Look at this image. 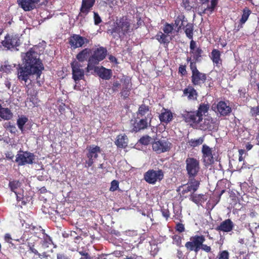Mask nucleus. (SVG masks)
Segmentation results:
<instances>
[{"mask_svg":"<svg viewBox=\"0 0 259 259\" xmlns=\"http://www.w3.org/2000/svg\"><path fill=\"white\" fill-rule=\"evenodd\" d=\"M31 74L36 75L37 78L40 77L38 76L37 72L31 68L30 69L24 65V67H21L18 70V77L19 80L26 82L29 78V75Z\"/></svg>","mask_w":259,"mask_h":259,"instance_id":"14","label":"nucleus"},{"mask_svg":"<svg viewBox=\"0 0 259 259\" xmlns=\"http://www.w3.org/2000/svg\"><path fill=\"white\" fill-rule=\"evenodd\" d=\"M234 224L230 219H227L223 221L217 227L216 230L218 231L228 233L232 231L234 228Z\"/></svg>","mask_w":259,"mask_h":259,"instance_id":"21","label":"nucleus"},{"mask_svg":"<svg viewBox=\"0 0 259 259\" xmlns=\"http://www.w3.org/2000/svg\"><path fill=\"white\" fill-rule=\"evenodd\" d=\"M186 170L190 178H194L200 169L199 162L194 158H188L186 160Z\"/></svg>","mask_w":259,"mask_h":259,"instance_id":"9","label":"nucleus"},{"mask_svg":"<svg viewBox=\"0 0 259 259\" xmlns=\"http://www.w3.org/2000/svg\"><path fill=\"white\" fill-rule=\"evenodd\" d=\"M21 183L19 181H16V180H15V181H10L9 182V186L11 189V190L14 192L15 194H16V190L20 188L21 187Z\"/></svg>","mask_w":259,"mask_h":259,"instance_id":"41","label":"nucleus"},{"mask_svg":"<svg viewBox=\"0 0 259 259\" xmlns=\"http://www.w3.org/2000/svg\"><path fill=\"white\" fill-rule=\"evenodd\" d=\"M191 58L187 59L188 61H190V69L192 71L191 81L193 85H201L206 80V75L199 71L197 69L195 62L191 61Z\"/></svg>","mask_w":259,"mask_h":259,"instance_id":"3","label":"nucleus"},{"mask_svg":"<svg viewBox=\"0 0 259 259\" xmlns=\"http://www.w3.org/2000/svg\"><path fill=\"white\" fill-rule=\"evenodd\" d=\"M204 141V138L200 137L197 139H191L188 141V143L191 147H195L201 145Z\"/></svg>","mask_w":259,"mask_h":259,"instance_id":"40","label":"nucleus"},{"mask_svg":"<svg viewBox=\"0 0 259 259\" xmlns=\"http://www.w3.org/2000/svg\"><path fill=\"white\" fill-rule=\"evenodd\" d=\"M57 259H69V258L66 255L62 253H59L57 254Z\"/></svg>","mask_w":259,"mask_h":259,"instance_id":"58","label":"nucleus"},{"mask_svg":"<svg viewBox=\"0 0 259 259\" xmlns=\"http://www.w3.org/2000/svg\"><path fill=\"white\" fill-rule=\"evenodd\" d=\"M97 73H98L99 76L102 79H109L111 76V70L106 69L104 67L99 68Z\"/></svg>","mask_w":259,"mask_h":259,"instance_id":"31","label":"nucleus"},{"mask_svg":"<svg viewBox=\"0 0 259 259\" xmlns=\"http://www.w3.org/2000/svg\"><path fill=\"white\" fill-rule=\"evenodd\" d=\"M205 240V238L203 235H196L190 237V241L185 244V247L189 250L197 253L200 250V247Z\"/></svg>","mask_w":259,"mask_h":259,"instance_id":"4","label":"nucleus"},{"mask_svg":"<svg viewBox=\"0 0 259 259\" xmlns=\"http://www.w3.org/2000/svg\"><path fill=\"white\" fill-rule=\"evenodd\" d=\"M72 68V78L77 83L80 80L83 79L84 77V70L83 66L81 63L76 60L71 63Z\"/></svg>","mask_w":259,"mask_h":259,"instance_id":"8","label":"nucleus"},{"mask_svg":"<svg viewBox=\"0 0 259 259\" xmlns=\"http://www.w3.org/2000/svg\"><path fill=\"white\" fill-rule=\"evenodd\" d=\"M9 131L12 133H15L17 130L15 125H10L8 127Z\"/></svg>","mask_w":259,"mask_h":259,"instance_id":"61","label":"nucleus"},{"mask_svg":"<svg viewBox=\"0 0 259 259\" xmlns=\"http://www.w3.org/2000/svg\"><path fill=\"white\" fill-rule=\"evenodd\" d=\"M11 240H12V238H11L10 234H6L5 235V240L7 242L9 243H12Z\"/></svg>","mask_w":259,"mask_h":259,"instance_id":"57","label":"nucleus"},{"mask_svg":"<svg viewBox=\"0 0 259 259\" xmlns=\"http://www.w3.org/2000/svg\"><path fill=\"white\" fill-rule=\"evenodd\" d=\"M182 116L186 122L198 123L202 121L201 116L196 111H184L182 113Z\"/></svg>","mask_w":259,"mask_h":259,"instance_id":"15","label":"nucleus"},{"mask_svg":"<svg viewBox=\"0 0 259 259\" xmlns=\"http://www.w3.org/2000/svg\"><path fill=\"white\" fill-rule=\"evenodd\" d=\"M107 55V50L103 47H100L93 51L92 55L89 57L92 60L99 63V62L103 60Z\"/></svg>","mask_w":259,"mask_h":259,"instance_id":"18","label":"nucleus"},{"mask_svg":"<svg viewBox=\"0 0 259 259\" xmlns=\"http://www.w3.org/2000/svg\"><path fill=\"white\" fill-rule=\"evenodd\" d=\"M23 58L24 65L37 72L38 76H40L44 67L39 59V54L34 50V48L29 50Z\"/></svg>","mask_w":259,"mask_h":259,"instance_id":"1","label":"nucleus"},{"mask_svg":"<svg viewBox=\"0 0 259 259\" xmlns=\"http://www.w3.org/2000/svg\"><path fill=\"white\" fill-rule=\"evenodd\" d=\"M218 4V0H211L210 2V5H208L206 8H203L201 7L202 11L200 12V15H202L203 14H207L208 15H210L214 10V8Z\"/></svg>","mask_w":259,"mask_h":259,"instance_id":"28","label":"nucleus"},{"mask_svg":"<svg viewBox=\"0 0 259 259\" xmlns=\"http://www.w3.org/2000/svg\"><path fill=\"white\" fill-rule=\"evenodd\" d=\"M98 63L94 60H92L91 59L89 58L88 64L87 67V72H90L92 70H94L95 72H98V70L99 67H97L95 65Z\"/></svg>","mask_w":259,"mask_h":259,"instance_id":"35","label":"nucleus"},{"mask_svg":"<svg viewBox=\"0 0 259 259\" xmlns=\"http://www.w3.org/2000/svg\"><path fill=\"white\" fill-rule=\"evenodd\" d=\"M250 114L252 116H256L259 115V105L250 108Z\"/></svg>","mask_w":259,"mask_h":259,"instance_id":"50","label":"nucleus"},{"mask_svg":"<svg viewBox=\"0 0 259 259\" xmlns=\"http://www.w3.org/2000/svg\"><path fill=\"white\" fill-rule=\"evenodd\" d=\"M5 85L8 89H10L11 87V82L10 80L8 79H6L5 81Z\"/></svg>","mask_w":259,"mask_h":259,"instance_id":"60","label":"nucleus"},{"mask_svg":"<svg viewBox=\"0 0 259 259\" xmlns=\"http://www.w3.org/2000/svg\"><path fill=\"white\" fill-rule=\"evenodd\" d=\"M200 127L203 130L212 131L217 130L218 126V122L216 119L210 117L205 118L200 124Z\"/></svg>","mask_w":259,"mask_h":259,"instance_id":"17","label":"nucleus"},{"mask_svg":"<svg viewBox=\"0 0 259 259\" xmlns=\"http://www.w3.org/2000/svg\"><path fill=\"white\" fill-rule=\"evenodd\" d=\"M94 19L95 25H98L101 22V19L99 14L96 12H94Z\"/></svg>","mask_w":259,"mask_h":259,"instance_id":"52","label":"nucleus"},{"mask_svg":"<svg viewBox=\"0 0 259 259\" xmlns=\"http://www.w3.org/2000/svg\"><path fill=\"white\" fill-rule=\"evenodd\" d=\"M213 110L221 116H227L232 111L231 108L224 101H220L215 106H212Z\"/></svg>","mask_w":259,"mask_h":259,"instance_id":"12","label":"nucleus"},{"mask_svg":"<svg viewBox=\"0 0 259 259\" xmlns=\"http://www.w3.org/2000/svg\"><path fill=\"white\" fill-rule=\"evenodd\" d=\"M148 119L147 118H142L139 121H137L134 124V131L135 132L139 131L141 130L146 128L148 126Z\"/></svg>","mask_w":259,"mask_h":259,"instance_id":"30","label":"nucleus"},{"mask_svg":"<svg viewBox=\"0 0 259 259\" xmlns=\"http://www.w3.org/2000/svg\"><path fill=\"white\" fill-rule=\"evenodd\" d=\"M183 95L187 96L188 100H194L197 99V93L196 91L192 87H188L183 91Z\"/></svg>","mask_w":259,"mask_h":259,"instance_id":"27","label":"nucleus"},{"mask_svg":"<svg viewBox=\"0 0 259 259\" xmlns=\"http://www.w3.org/2000/svg\"><path fill=\"white\" fill-rule=\"evenodd\" d=\"M199 185V181L193 178L189 181L187 185L183 186L182 193L183 194H185L188 192L194 193L198 189Z\"/></svg>","mask_w":259,"mask_h":259,"instance_id":"20","label":"nucleus"},{"mask_svg":"<svg viewBox=\"0 0 259 259\" xmlns=\"http://www.w3.org/2000/svg\"><path fill=\"white\" fill-rule=\"evenodd\" d=\"M34 159L33 154L28 152H21L18 153L16 157V162L19 165L32 164Z\"/></svg>","mask_w":259,"mask_h":259,"instance_id":"10","label":"nucleus"},{"mask_svg":"<svg viewBox=\"0 0 259 259\" xmlns=\"http://www.w3.org/2000/svg\"><path fill=\"white\" fill-rule=\"evenodd\" d=\"M219 259H229V252L226 250L221 252L219 255Z\"/></svg>","mask_w":259,"mask_h":259,"instance_id":"51","label":"nucleus"},{"mask_svg":"<svg viewBox=\"0 0 259 259\" xmlns=\"http://www.w3.org/2000/svg\"><path fill=\"white\" fill-rule=\"evenodd\" d=\"M176 229L177 231L181 233L185 231V227L183 224L179 223L177 224Z\"/></svg>","mask_w":259,"mask_h":259,"instance_id":"53","label":"nucleus"},{"mask_svg":"<svg viewBox=\"0 0 259 259\" xmlns=\"http://www.w3.org/2000/svg\"><path fill=\"white\" fill-rule=\"evenodd\" d=\"M13 113L8 108L3 107L0 103V118L4 120H9L13 117Z\"/></svg>","mask_w":259,"mask_h":259,"instance_id":"26","label":"nucleus"},{"mask_svg":"<svg viewBox=\"0 0 259 259\" xmlns=\"http://www.w3.org/2000/svg\"><path fill=\"white\" fill-rule=\"evenodd\" d=\"M202 51L200 48H197L193 50L190 51V53L192 54L194 59L197 60L201 56Z\"/></svg>","mask_w":259,"mask_h":259,"instance_id":"44","label":"nucleus"},{"mask_svg":"<svg viewBox=\"0 0 259 259\" xmlns=\"http://www.w3.org/2000/svg\"><path fill=\"white\" fill-rule=\"evenodd\" d=\"M109 60L112 62H114V63H117V59H116V58L113 56H111L110 55L109 57Z\"/></svg>","mask_w":259,"mask_h":259,"instance_id":"62","label":"nucleus"},{"mask_svg":"<svg viewBox=\"0 0 259 259\" xmlns=\"http://www.w3.org/2000/svg\"><path fill=\"white\" fill-rule=\"evenodd\" d=\"M161 212L163 217L165 218L166 219L169 218L170 213L169 210L167 209H162Z\"/></svg>","mask_w":259,"mask_h":259,"instance_id":"54","label":"nucleus"},{"mask_svg":"<svg viewBox=\"0 0 259 259\" xmlns=\"http://www.w3.org/2000/svg\"><path fill=\"white\" fill-rule=\"evenodd\" d=\"M89 43L88 39L78 34H74L69 39V44L74 49L81 47L84 44Z\"/></svg>","mask_w":259,"mask_h":259,"instance_id":"16","label":"nucleus"},{"mask_svg":"<svg viewBox=\"0 0 259 259\" xmlns=\"http://www.w3.org/2000/svg\"><path fill=\"white\" fill-rule=\"evenodd\" d=\"M137 116L138 118L145 117V118L151 119V114L149 107L144 104L141 105L139 108Z\"/></svg>","mask_w":259,"mask_h":259,"instance_id":"23","label":"nucleus"},{"mask_svg":"<svg viewBox=\"0 0 259 259\" xmlns=\"http://www.w3.org/2000/svg\"><path fill=\"white\" fill-rule=\"evenodd\" d=\"M179 71L182 74H184L186 70H185V68L184 67H180V68H179Z\"/></svg>","mask_w":259,"mask_h":259,"instance_id":"64","label":"nucleus"},{"mask_svg":"<svg viewBox=\"0 0 259 259\" xmlns=\"http://www.w3.org/2000/svg\"><path fill=\"white\" fill-rule=\"evenodd\" d=\"M194 26L191 23H188L185 27V32L186 36L189 38L192 39L193 36Z\"/></svg>","mask_w":259,"mask_h":259,"instance_id":"37","label":"nucleus"},{"mask_svg":"<svg viewBox=\"0 0 259 259\" xmlns=\"http://www.w3.org/2000/svg\"><path fill=\"white\" fill-rule=\"evenodd\" d=\"M91 53V50L88 48H85L79 52L76 55V59L79 62H82L87 60L89 58L90 54Z\"/></svg>","mask_w":259,"mask_h":259,"instance_id":"29","label":"nucleus"},{"mask_svg":"<svg viewBox=\"0 0 259 259\" xmlns=\"http://www.w3.org/2000/svg\"><path fill=\"white\" fill-rule=\"evenodd\" d=\"M130 88L128 84H125V86L123 87L122 91L121 92V96L124 98L128 97L129 96V92Z\"/></svg>","mask_w":259,"mask_h":259,"instance_id":"45","label":"nucleus"},{"mask_svg":"<svg viewBox=\"0 0 259 259\" xmlns=\"http://www.w3.org/2000/svg\"><path fill=\"white\" fill-rule=\"evenodd\" d=\"M119 187V182L116 180H113L111 183V187L110 188V191L114 192L117 190Z\"/></svg>","mask_w":259,"mask_h":259,"instance_id":"49","label":"nucleus"},{"mask_svg":"<svg viewBox=\"0 0 259 259\" xmlns=\"http://www.w3.org/2000/svg\"><path fill=\"white\" fill-rule=\"evenodd\" d=\"M209 108L208 104H202L200 105L198 110L196 112L199 113V115L201 116V118L202 119V116L204 114L207 112Z\"/></svg>","mask_w":259,"mask_h":259,"instance_id":"39","label":"nucleus"},{"mask_svg":"<svg viewBox=\"0 0 259 259\" xmlns=\"http://www.w3.org/2000/svg\"><path fill=\"white\" fill-rule=\"evenodd\" d=\"M190 51L193 50L197 48L196 47L195 42L194 41H193V40H192L190 42Z\"/></svg>","mask_w":259,"mask_h":259,"instance_id":"59","label":"nucleus"},{"mask_svg":"<svg viewBox=\"0 0 259 259\" xmlns=\"http://www.w3.org/2000/svg\"><path fill=\"white\" fill-rule=\"evenodd\" d=\"M172 243L176 244L177 246H180L181 245L182 238L181 236L175 235L172 236Z\"/></svg>","mask_w":259,"mask_h":259,"instance_id":"48","label":"nucleus"},{"mask_svg":"<svg viewBox=\"0 0 259 259\" xmlns=\"http://www.w3.org/2000/svg\"><path fill=\"white\" fill-rule=\"evenodd\" d=\"M212 149L206 145H203L202 148L203 161L205 165H209L213 163V157L212 154Z\"/></svg>","mask_w":259,"mask_h":259,"instance_id":"19","label":"nucleus"},{"mask_svg":"<svg viewBox=\"0 0 259 259\" xmlns=\"http://www.w3.org/2000/svg\"><path fill=\"white\" fill-rule=\"evenodd\" d=\"M159 118L161 122L168 123L173 119V113L169 109L163 108L159 115Z\"/></svg>","mask_w":259,"mask_h":259,"instance_id":"22","label":"nucleus"},{"mask_svg":"<svg viewBox=\"0 0 259 259\" xmlns=\"http://www.w3.org/2000/svg\"><path fill=\"white\" fill-rule=\"evenodd\" d=\"M156 38L160 44H168L169 42L168 35L160 31L157 34Z\"/></svg>","mask_w":259,"mask_h":259,"instance_id":"33","label":"nucleus"},{"mask_svg":"<svg viewBox=\"0 0 259 259\" xmlns=\"http://www.w3.org/2000/svg\"><path fill=\"white\" fill-rule=\"evenodd\" d=\"M171 144L167 140H161L152 143V149L157 153H161L169 151Z\"/></svg>","mask_w":259,"mask_h":259,"instance_id":"11","label":"nucleus"},{"mask_svg":"<svg viewBox=\"0 0 259 259\" xmlns=\"http://www.w3.org/2000/svg\"><path fill=\"white\" fill-rule=\"evenodd\" d=\"M151 138L148 136H143L139 140V142L144 145H147L150 142Z\"/></svg>","mask_w":259,"mask_h":259,"instance_id":"47","label":"nucleus"},{"mask_svg":"<svg viewBox=\"0 0 259 259\" xmlns=\"http://www.w3.org/2000/svg\"><path fill=\"white\" fill-rule=\"evenodd\" d=\"M220 56L221 54L219 50L216 49H213L212 50L211 58L213 62L217 66H219L221 64Z\"/></svg>","mask_w":259,"mask_h":259,"instance_id":"32","label":"nucleus"},{"mask_svg":"<svg viewBox=\"0 0 259 259\" xmlns=\"http://www.w3.org/2000/svg\"><path fill=\"white\" fill-rule=\"evenodd\" d=\"M164 177V172L162 170L157 169H149L144 175V179L146 182L154 185L157 182H160Z\"/></svg>","mask_w":259,"mask_h":259,"instance_id":"5","label":"nucleus"},{"mask_svg":"<svg viewBox=\"0 0 259 259\" xmlns=\"http://www.w3.org/2000/svg\"><path fill=\"white\" fill-rule=\"evenodd\" d=\"M131 23V20L126 17H122L114 23L112 27L108 31L111 34L117 33L119 35H124L130 30Z\"/></svg>","mask_w":259,"mask_h":259,"instance_id":"2","label":"nucleus"},{"mask_svg":"<svg viewBox=\"0 0 259 259\" xmlns=\"http://www.w3.org/2000/svg\"><path fill=\"white\" fill-rule=\"evenodd\" d=\"M184 19V16H179L177 17L175 21V24L173 26H175L177 28V31H179L183 26V20Z\"/></svg>","mask_w":259,"mask_h":259,"instance_id":"42","label":"nucleus"},{"mask_svg":"<svg viewBox=\"0 0 259 259\" xmlns=\"http://www.w3.org/2000/svg\"><path fill=\"white\" fill-rule=\"evenodd\" d=\"M113 90H115L117 88H118L119 86H120V83L116 81V82H114L113 83Z\"/></svg>","mask_w":259,"mask_h":259,"instance_id":"63","label":"nucleus"},{"mask_svg":"<svg viewBox=\"0 0 259 259\" xmlns=\"http://www.w3.org/2000/svg\"><path fill=\"white\" fill-rule=\"evenodd\" d=\"M200 249H202L207 252H210L211 249L210 246H207V245L202 243V245L200 247Z\"/></svg>","mask_w":259,"mask_h":259,"instance_id":"55","label":"nucleus"},{"mask_svg":"<svg viewBox=\"0 0 259 259\" xmlns=\"http://www.w3.org/2000/svg\"><path fill=\"white\" fill-rule=\"evenodd\" d=\"M251 13V11L248 8H245L243 9V14L242 15L241 18L240 20V22L241 25L244 24L246 22Z\"/></svg>","mask_w":259,"mask_h":259,"instance_id":"38","label":"nucleus"},{"mask_svg":"<svg viewBox=\"0 0 259 259\" xmlns=\"http://www.w3.org/2000/svg\"><path fill=\"white\" fill-rule=\"evenodd\" d=\"M20 44L18 35L13 33H7L4 37V39L1 41L3 47L8 50L14 49L20 46Z\"/></svg>","mask_w":259,"mask_h":259,"instance_id":"6","label":"nucleus"},{"mask_svg":"<svg viewBox=\"0 0 259 259\" xmlns=\"http://www.w3.org/2000/svg\"><path fill=\"white\" fill-rule=\"evenodd\" d=\"M53 242L50 238L48 235L45 234L44 236V241L42 243V246L44 248H46L49 247V245L52 244Z\"/></svg>","mask_w":259,"mask_h":259,"instance_id":"43","label":"nucleus"},{"mask_svg":"<svg viewBox=\"0 0 259 259\" xmlns=\"http://www.w3.org/2000/svg\"><path fill=\"white\" fill-rule=\"evenodd\" d=\"M87 159L85 162V167L88 168L93 164L96 159L98 158V154L101 152V150L100 147L94 145L87 147Z\"/></svg>","mask_w":259,"mask_h":259,"instance_id":"7","label":"nucleus"},{"mask_svg":"<svg viewBox=\"0 0 259 259\" xmlns=\"http://www.w3.org/2000/svg\"><path fill=\"white\" fill-rule=\"evenodd\" d=\"M204 195L203 194H197L194 193H191L190 195V200L194 202L195 203L198 204H199L202 200H204Z\"/></svg>","mask_w":259,"mask_h":259,"instance_id":"34","label":"nucleus"},{"mask_svg":"<svg viewBox=\"0 0 259 259\" xmlns=\"http://www.w3.org/2000/svg\"><path fill=\"white\" fill-rule=\"evenodd\" d=\"M17 3L24 11H29L35 7V4L31 0H17Z\"/></svg>","mask_w":259,"mask_h":259,"instance_id":"25","label":"nucleus"},{"mask_svg":"<svg viewBox=\"0 0 259 259\" xmlns=\"http://www.w3.org/2000/svg\"><path fill=\"white\" fill-rule=\"evenodd\" d=\"M96 0H82L78 17L84 18L91 11Z\"/></svg>","mask_w":259,"mask_h":259,"instance_id":"13","label":"nucleus"},{"mask_svg":"<svg viewBox=\"0 0 259 259\" xmlns=\"http://www.w3.org/2000/svg\"><path fill=\"white\" fill-rule=\"evenodd\" d=\"M28 119L24 115L19 117L17 120V124L18 128L23 133L24 131V125L28 121Z\"/></svg>","mask_w":259,"mask_h":259,"instance_id":"36","label":"nucleus"},{"mask_svg":"<svg viewBox=\"0 0 259 259\" xmlns=\"http://www.w3.org/2000/svg\"><path fill=\"white\" fill-rule=\"evenodd\" d=\"M141 256H138L136 254H133L131 256H127L123 259H141Z\"/></svg>","mask_w":259,"mask_h":259,"instance_id":"56","label":"nucleus"},{"mask_svg":"<svg viewBox=\"0 0 259 259\" xmlns=\"http://www.w3.org/2000/svg\"><path fill=\"white\" fill-rule=\"evenodd\" d=\"M174 29V26L169 24L168 23H166L163 28V31L165 34L168 35V34L171 33Z\"/></svg>","mask_w":259,"mask_h":259,"instance_id":"46","label":"nucleus"},{"mask_svg":"<svg viewBox=\"0 0 259 259\" xmlns=\"http://www.w3.org/2000/svg\"><path fill=\"white\" fill-rule=\"evenodd\" d=\"M128 142V140L127 136L124 134H121L117 137L115 144L118 148H125L127 146Z\"/></svg>","mask_w":259,"mask_h":259,"instance_id":"24","label":"nucleus"}]
</instances>
